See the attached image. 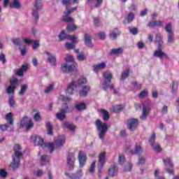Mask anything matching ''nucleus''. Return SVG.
Returning a JSON list of instances; mask_svg holds the SVG:
<instances>
[{
  "instance_id": "49",
  "label": "nucleus",
  "mask_w": 179,
  "mask_h": 179,
  "mask_svg": "<svg viewBox=\"0 0 179 179\" xmlns=\"http://www.w3.org/2000/svg\"><path fill=\"white\" fill-rule=\"evenodd\" d=\"M152 149L155 150V152H162V147H160V145L154 143L152 145H151Z\"/></svg>"
},
{
  "instance_id": "28",
  "label": "nucleus",
  "mask_w": 179,
  "mask_h": 179,
  "mask_svg": "<svg viewBox=\"0 0 179 179\" xmlns=\"http://www.w3.org/2000/svg\"><path fill=\"white\" fill-rule=\"evenodd\" d=\"M117 166H112L110 169H109V171H108V174L110 176V177H115V176H117Z\"/></svg>"
},
{
  "instance_id": "11",
  "label": "nucleus",
  "mask_w": 179,
  "mask_h": 179,
  "mask_svg": "<svg viewBox=\"0 0 179 179\" xmlns=\"http://www.w3.org/2000/svg\"><path fill=\"white\" fill-rule=\"evenodd\" d=\"M64 174L66 177H68L70 179H80L83 176V174L82 173L81 169L77 171L76 173H69L68 172H66Z\"/></svg>"
},
{
  "instance_id": "8",
  "label": "nucleus",
  "mask_w": 179,
  "mask_h": 179,
  "mask_svg": "<svg viewBox=\"0 0 179 179\" xmlns=\"http://www.w3.org/2000/svg\"><path fill=\"white\" fill-rule=\"evenodd\" d=\"M139 125V120L138 119L131 118L127 120V128L129 131H135Z\"/></svg>"
},
{
  "instance_id": "39",
  "label": "nucleus",
  "mask_w": 179,
  "mask_h": 179,
  "mask_svg": "<svg viewBox=\"0 0 179 179\" xmlns=\"http://www.w3.org/2000/svg\"><path fill=\"white\" fill-rule=\"evenodd\" d=\"M163 162L166 167H173V162L170 158L163 159Z\"/></svg>"
},
{
  "instance_id": "26",
  "label": "nucleus",
  "mask_w": 179,
  "mask_h": 179,
  "mask_svg": "<svg viewBox=\"0 0 179 179\" xmlns=\"http://www.w3.org/2000/svg\"><path fill=\"white\" fill-rule=\"evenodd\" d=\"M124 52V49L122 48H119L117 49H112L110 52V55H120Z\"/></svg>"
},
{
  "instance_id": "58",
  "label": "nucleus",
  "mask_w": 179,
  "mask_h": 179,
  "mask_svg": "<svg viewBox=\"0 0 179 179\" xmlns=\"http://www.w3.org/2000/svg\"><path fill=\"white\" fill-rule=\"evenodd\" d=\"M8 104L10 107L13 108L15 106V99H13V96H10L8 99Z\"/></svg>"
},
{
  "instance_id": "45",
  "label": "nucleus",
  "mask_w": 179,
  "mask_h": 179,
  "mask_svg": "<svg viewBox=\"0 0 179 179\" xmlns=\"http://www.w3.org/2000/svg\"><path fill=\"white\" fill-rule=\"evenodd\" d=\"M135 17V14L132 12H130L128 13L127 15V17L126 18L128 23H131V22H132V20H134Z\"/></svg>"
},
{
  "instance_id": "31",
  "label": "nucleus",
  "mask_w": 179,
  "mask_h": 179,
  "mask_svg": "<svg viewBox=\"0 0 179 179\" xmlns=\"http://www.w3.org/2000/svg\"><path fill=\"white\" fill-rule=\"evenodd\" d=\"M48 162H50V159L48 158V155H42L41 157V166H45V164H48Z\"/></svg>"
},
{
  "instance_id": "63",
  "label": "nucleus",
  "mask_w": 179,
  "mask_h": 179,
  "mask_svg": "<svg viewBox=\"0 0 179 179\" xmlns=\"http://www.w3.org/2000/svg\"><path fill=\"white\" fill-rule=\"evenodd\" d=\"M34 120H35V121H36V122L41 121V115H40L39 113H36L34 115Z\"/></svg>"
},
{
  "instance_id": "42",
  "label": "nucleus",
  "mask_w": 179,
  "mask_h": 179,
  "mask_svg": "<svg viewBox=\"0 0 179 179\" xmlns=\"http://www.w3.org/2000/svg\"><path fill=\"white\" fill-rule=\"evenodd\" d=\"M129 31L131 33V34H133V36H136L138 33V29L136 27H129Z\"/></svg>"
},
{
  "instance_id": "14",
  "label": "nucleus",
  "mask_w": 179,
  "mask_h": 179,
  "mask_svg": "<svg viewBox=\"0 0 179 179\" xmlns=\"http://www.w3.org/2000/svg\"><path fill=\"white\" fill-rule=\"evenodd\" d=\"M62 72H73V71H75V64H62Z\"/></svg>"
},
{
  "instance_id": "52",
  "label": "nucleus",
  "mask_w": 179,
  "mask_h": 179,
  "mask_svg": "<svg viewBox=\"0 0 179 179\" xmlns=\"http://www.w3.org/2000/svg\"><path fill=\"white\" fill-rule=\"evenodd\" d=\"M76 29H78V27H76V25H73V24H69L67 26V31H75V30H76Z\"/></svg>"
},
{
  "instance_id": "17",
  "label": "nucleus",
  "mask_w": 179,
  "mask_h": 179,
  "mask_svg": "<svg viewBox=\"0 0 179 179\" xmlns=\"http://www.w3.org/2000/svg\"><path fill=\"white\" fill-rule=\"evenodd\" d=\"M76 87H78V83L76 81L71 82L67 87V93L69 94H73Z\"/></svg>"
},
{
  "instance_id": "27",
  "label": "nucleus",
  "mask_w": 179,
  "mask_h": 179,
  "mask_svg": "<svg viewBox=\"0 0 179 179\" xmlns=\"http://www.w3.org/2000/svg\"><path fill=\"white\" fill-rule=\"evenodd\" d=\"M131 153L132 155H142V153H143V150H142V147H141V145H136L134 150H131Z\"/></svg>"
},
{
  "instance_id": "18",
  "label": "nucleus",
  "mask_w": 179,
  "mask_h": 179,
  "mask_svg": "<svg viewBox=\"0 0 179 179\" xmlns=\"http://www.w3.org/2000/svg\"><path fill=\"white\" fill-rule=\"evenodd\" d=\"M106 155H107V153L106 152V151H103V152L99 154V159H98V162L99 163V164L98 166H99V167H103L104 166V164H106Z\"/></svg>"
},
{
  "instance_id": "54",
  "label": "nucleus",
  "mask_w": 179,
  "mask_h": 179,
  "mask_svg": "<svg viewBox=\"0 0 179 179\" xmlns=\"http://www.w3.org/2000/svg\"><path fill=\"white\" fill-rule=\"evenodd\" d=\"M178 87V83L173 82L172 84V93L176 94V92H177V89Z\"/></svg>"
},
{
  "instance_id": "59",
  "label": "nucleus",
  "mask_w": 179,
  "mask_h": 179,
  "mask_svg": "<svg viewBox=\"0 0 179 179\" xmlns=\"http://www.w3.org/2000/svg\"><path fill=\"white\" fill-rule=\"evenodd\" d=\"M118 35L117 34H115L114 32H110V34H109V37L110 38H111V40H117V37H118Z\"/></svg>"
},
{
  "instance_id": "35",
  "label": "nucleus",
  "mask_w": 179,
  "mask_h": 179,
  "mask_svg": "<svg viewBox=\"0 0 179 179\" xmlns=\"http://www.w3.org/2000/svg\"><path fill=\"white\" fill-rule=\"evenodd\" d=\"M77 59L78 61H80V62H82L83 61H86L87 57H86V55H85V53H83V52H78V54L77 55Z\"/></svg>"
},
{
  "instance_id": "15",
  "label": "nucleus",
  "mask_w": 179,
  "mask_h": 179,
  "mask_svg": "<svg viewBox=\"0 0 179 179\" xmlns=\"http://www.w3.org/2000/svg\"><path fill=\"white\" fill-rule=\"evenodd\" d=\"M154 57H157V58H162V57H166V53L163 52V46L158 45L157 50H155Z\"/></svg>"
},
{
  "instance_id": "29",
  "label": "nucleus",
  "mask_w": 179,
  "mask_h": 179,
  "mask_svg": "<svg viewBox=\"0 0 179 179\" xmlns=\"http://www.w3.org/2000/svg\"><path fill=\"white\" fill-rule=\"evenodd\" d=\"M155 42L157 43L158 45L163 46V36H162V34L158 33L155 35Z\"/></svg>"
},
{
  "instance_id": "62",
  "label": "nucleus",
  "mask_w": 179,
  "mask_h": 179,
  "mask_svg": "<svg viewBox=\"0 0 179 179\" xmlns=\"http://www.w3.org/2000/svg\"><path fill=\"white\" fill-rule=\"evenodd\" d=\"M0 61H1L2 64H6V57H5V54H0Z\"/></svg>"
},
{
  "instance_id": "51",
  "label": "nucleus",
  "mask_w": 179,
  "mask_h": 179,
  "mask_svg": "<svg viewBox=\"0 0 179 179\" xmlns=\"http://www.w3.org/2000/svg\"><path fill=\"white\" fill-rule=\"evenodd\" d=\"M76 37L75 36V35H73V36L67 35L66 40H70L71 41H72V43H73V44H76L78 41H76Z\"/></svg>"
},
{
  "instance_id": "44",
  "label": "nucleus",
  "mask_w": 179,
  "mask_h": 179,
  "mask_svg": "<svg viewBox=\"0 0 179 179\" xmlns=\"http://www.w3.org/2000/svg\"><path fill=\"white\" fill-rule=\"evenodd\" d=\"M67 36L68 35L66 34H65L64 31H62L58 36L59 41H64V40H66Z\"/></svg>"
},
{
  "instance_id": "25",
  "label": "nucleus",
  "mask_w": 179,
  "mask_h": 179,
  "mask_svg": "<svg viewBox=\"0 0 179 179\" xmlns=\"http://www.w3.org/2000/svg\"><path fill=\"white\" fill-rule=\"evenodd\" d=\"M70 15L69 13H64V15L62 17L63 22H66V23H73L75 20L72 17H70Z\"/></svg>"
},
{
  "instance_id": "46",
  "label": "nucleus",
  "mask_w": 179,
  "mask_h": 179,
  "mask_svg": "<svg viewBox=\"0 0 179 179\" xmlns=\"http://www.w3.org/2000/svg\"><path fill=\"white\" fill-rule=\"evenodd\" d=\"M46 127L48 129V135H52V125L50 122H46Z\"/></svg>"
},
{
  "instance_id": "33",
  "label": "nucleus",
  "mask_w": 179,
  "mask_h": 179,
  "mask_svg": "<svg viewBox=\"0 0 179 179\" xmlns=\"http://www.w3.org/2000/svg\"><path fill=\"white\" fill-rule=\"evenodd\" d=\"M165 31H166L168 34H171L174 33L173 32V24H171V22H169L168 24H166L165 27Z\"/></svg>"
},
{
  "instance_id": "12",
  "label": "nucleus",
  "mask_w": 179,
  "mask_h": 179,
  "mask_svg": "<svg viewBox=\"0 0 179 179\" xmlns=\"http://www.w3.org/2000/svg\"><path fill=\"white\" fill-rule=\"evenodd\" d=\"M87 159V156H86V153L83 151H80L78 153V162L80 163V167H83L85 164H86V160Z\"/></svg>"
},
{
  "instance_id": "37",
  "label": "nucleus",
  "mask_w": 179,
  "mask_h": 179,
  "mask_svg": "<svg viewBox=\"0 0 179 179\" xmlns=\"http://www.w3.org/2000/svg\"><path fill=\"white\" fill-rule=\"evenodd\" d=\"M76 108L78 111H83V110H86V104L85 103H80L76 105Z\"/></svg>"
},
{
  "instance_id": "40",
  "label": "nucleus",
  "mask_w": 179,
  "mask_h": 179,
  "mask_svg": "<svg viewBox=\"0 0 179 179\" xmlns=\"http://www.w3.org/2000/svg\"><path fill=\"white\" fill-rule=\"evenodd\" d=\"M167 43H168V44H173V43H174V33L168 34Z\"/></svg>"
},
{
  "instance_id": "53",
  "label": "nucleus",
  "mask_w": 179,
  "mask_h": 179,
  "mask_svg": "<svg viewBox=\"0 0 179 179\" xmlns=\"http://www.w3.org/2000/svg\"><path fill=\"white\" fill-rule=\"evenodd\" d=\"M0 177L1 178H6L8 177V172L5 169H0Z\"/></svg>"
},
{
  "instance_id": "23",
  "label": "nucleus",
  "mask_w": 179,
  "mask_h": 179,
  "mask_svg": "<svg viewBox=\"0 0 179 179\" xmlns=\"http://www.w3.org/2000/svg\"><path fill=\"white\" fill-rule=\"evenodd\" d=\"M106 63H104V62H101L98 64H94L93 66L94 72L97 73L99 72V71H101V69H104V68H106Z\"/></svg>"
},
{
  "instance_id": "3",
  "label": "nucleus",
  "mask_w": 179,
  "mask_h": 179,
  "mask_svg": "<svg viewBox=\"0 0 179 179\" xmlns=\"http://www.w3.org/2000/svg\"><path fill=\"white\" fill-rule=\"evenodd\" d=\"M95 125L99 132V139L103 141L104 136H106V134H107V131H108V124L106 122H101V120L98 119L95 122Z\"/></svg>"
},
{
  "instance_id": "21",
  "label": "nucleus",
  "mask_w": 179,
  "mask_h": 179,
  "mask_svg": "<svg viewBox=\"0 0 179 179\" xmlns=\"http://www.w3.org/2000/svg\"><path fill=\"white\" fill-rule=\"evenodd\" d=\"M89 92H90V87L85 85L83 87V90L80 91L79 94L81 97H86Z\"/></svg>"
},
{
  "instance_id": "6",
  "label": "nucleus",
  "mask_w": 179,
  "mask_h": 179,
  "mask_svg": "<svg viewBox=\"0 0 179 179\" xmlns=\"http://www.w3.org/2000/svg\"><path fill=\"white\" fill-rule=\"evenodd\" d=\"M31 141L37 146H41V148H48V143H45L44 139H43L40 136H31Z\"/></svg>"
},
{
  "instance_id": "16",
  "label": "nucleus",
  "mask_w": 179,
  "mask_h": 179,
  "mask_svg": "<svg viewBox=\"0 0 179 179\" xmlns=\"http://www.w3.org/2000/svg\"><path fill=\"white\" fill-rule=\"evenodd\" d=\"M63 128H66L67 129H69L71 132L73 134H75V131H76V126L73 124H72L71 122H64L62 123Z\"/></svg>"
},
{
  "instance_id": "9",
  "label": "nucleus",
  "mask_w": 179,
  "mask_h": 179,
  "mask_svg": "<svg viewBox=\"0 0 179 179\" xmlns=\"http://www.w3.org/2000/svg\"><path fill=\"white\" fill-rule=\"evenodd\" d=\"M75 154L70 152L67 155V164L69 170H73L75 169Z\"/></svg>"
},
{
  "instance_id": "38",
  "label": "nucleus",
  "mask_w": 179,
  "mask_h": 179,
  "mask_svg": "<svg viewBox=\"0 0 179 179\" xmlns=\"http://www.w3.org/2000/svg\"><path fill=\"white\" fill-rule=\"evenodd\" d=\"M129 76V69L125 70L122 73L120 80H125Z\"/></svg>"
},
{
  "instance_id": "7",
  "label": "nucleus",
  "mask_w": 179,
  "mask_h": 179,
  "mask_svg": "<svg viewBox=\"0 0 179 179\" xmlns=\"http://www.w3.org/2000/svg\"><path fill=\"white\" fill-rule=\"evenodd\" d=\"M69 106H68V104H64V106L60 109V112L56 113V117L57 120H59V121H64L66 117V113H69Z\"/></svg>"
},
{
  "instance_id": "1",
  "label": "nucleus",
  "mask_w": 179,
  "mask_h": 179,
  "mask_svg": "<svg viewBox=\"0 0 179 179\" xmlns=\"http://www.w3.org/2000/svg\"><path fill=\"white\" fill-rule=\"evenodd\" d=\"M103 82L101 83V87L105 92H107L108 89L113 90V93L117 94V90L114 87V84L111 83L113 79V73L110 71H106L103 73Z\"/></svg>"
},
{
  "instance_id": "36",
  "label": "nucleus",
  "mask_w": 179,
  "mask_h": 179,
  "mask_svg": "<svg viewBox=\"0 0 179 179\" xmlns=\"http://www.w3.org/2000/svg\"><path fill=\"white\" fill-rule=\"evenodd\" d=\"M27 89H29V85H27V84L22 85L21 90L19 92V94H20L21 96H23V94L26 93V91L27 90Z\"/></svg>"
},
{
  "instance_id": "64",
  "label": "nucleus",
  "mask_w": 179,
  "mask_h": 179,
  "mask_svg": "<svg viewBox=\"0 0 179 179\" xmlns=\"http://www.w3.org/2000/svg\"><path fill=\"white\" fill-rule=\"evenodd\" d=\"M125 162V155H120L118 163L119 164H122Z\"/></svg>"
},
{
  "instance_id": "47",
  "label": "nucleus",
  "mask_w": 179,
  "mask_h": 179,
  "mask_svg": "<svg viewBox=\"0 0 179 179\" xmlns=\"http://www.w3.org/2000/svg\"><path fill=\"white\" fill-rule=\"evenodd\" d=\"M124 110V106L122 105H116L113 107L114 113H120Z\"/></svg>"
},
{
  "instance_id": "2",
  "label": "nucleus",
  "mask_w": 179,
  "mask_h": 179,
  "mask_svg": "<svg viewBox=\"0 0 179 179\" xmlns=\"http://www.w3.org/2000/svg\"><path fill=\"white\" fill-rule=\"evenodd\" d=\"M14 155H13V162L10 164V167L15 170V169H17L19 167V164H20V157L23 156V153L22 152V146L19 144H16L14 146Z\"/></svg>"
},
{
  "instance_id": "13",
  "label": "nucleus",
  "mask_w": 179,
  "mask_h": 179,
  "mask_svg": "<svg viewBox=\"0 0 179 179\" xmlns=\"http://www.w3.org/2000/svg\"><path fill=\"white\" fill-rule=\"evenodd\" d=\"M46 55H48V61L50 64L51 66H57V57L55 55L51 54V52L46 51Z\"/></svg>"
},
{
  "instance_id": "24",
  "label": "nucleus",
  "mask_w": 179,
  "mask_h": 179,
  "mask_svg": "<svg viewBox=\"0 0 179 179\" xmlns=\"http://www.w3.org/2000/svg\"><path fill=\"white\" fill-rule=\"evenodd\" d=\"M62 5H64L66 8H68L69 5H75L79 3V0H62Z\"/></svg>"
},
{
  "instance_id": "43",
  "label": "nucleus",
  "mask_w": 179,
  "mask_h": 179,
  "mask_svg": "<svg viewBox=\"0 0 179 179\" xmlns=\"http://www.w3.org/2000/svg\"><path fill=\"white\" fill-rule=\"evenodd\" d=\"M6 120L9 122L10 125H13V119H12V113L6 115Z\"/></svg>"
},
{
  "instance_id": "50",
  "label": "nucleus",
  "mask_w": 179,
  "mask_h": 179,
  "mask_svg": "<svg viewBox=\"0 0 179 179\" xmlns=\"http://www.w3.org/2000/svg\"><path fill=\"white\" fill-rule=\"evenodd\" d=\"M145 162H146V159H145V157L140 155L138 157V166H143V164H145Z\"/></svg>"
},
{
  "instance_id": "56",
  "label": "nucleus",
  "mask_w": 179,
  "mask_h": 179,
  "mask_svg": "<svg viewBox=\"0 0 179 179\" xmlns=\"http://www.w3.org/2000/svg\"><path fill=\"white\" fill-rule=\"evenodd\" d=\"M155 139H156V134L153 133L149 140V143H150L151 146H153V145L155 144Z\"/></svg>"
},
{
  "instance_id": "57",
  "label": "nucleus",
  "mask_w": 179,
  "mask_h": 179,
  "mask_svg": "<svg viewBox=\"0 0 179 179\" xmlns=\"http://www.w3.org/2000/svg\"><path fill=\"white\" fill-rule=\"evenodd\" d=\"M65 45L67 50H73V48H75V43H66Z\"/></svg>"
},
{
  "instance_id": "55",
  "label": "nucleus",
  "mask_w": 179,
  "mask_h": 179,
  "mask_svg": "<svg viewBox=\"0 0 179 179\" xmlns=\"http://www.w3.org/2000/svg\"><path fill=\"white\" fill-rule=\"evenodd\" d=\"M148 90H144L140 92L138 97H140V99H143V97H146V96H148Z\"/></svg>"
},
{
  "instance_id": "22",
  "label": "nucleus",
  "mask_w": 179,
  "mask_h": 179,
  "mask_svg": "<svg viewBox=\"0 0 179 179\" xmlns=\"http://www.w3.org/2000/svg\"><path fill=\"white\" fill-rule=\"evenodd\" d=\"M10 8L13 9H21L22 3L20 0H13V2L10 3Z\"/></svg>"
},
{
  "instance_id": "61",
  "label": "nucleus",
  "mask_w": 179,
  "mask_h": 179,
  "mask_svg": "<svg viewBox=\"0 0 179 179\" xmlns=\"http://www.w3.org/2000/svg\"><path fill=\"white\" fill-rule=\"evenodd\" d=\"M54 89V84H50L48 87L45 89V93H50L51 90Z\"/></svg>"
},
{
  "instance_id": "32",
  "label": "nucleus",
  "mask_w": 179,
  "mask_h": 179,
  "mask_svg": "<svg viewBox=\"0 0 179 179\" xmlns=\"http://www.w3.org/2000/svg\"><path fill=\"white\" fill-rule=\"evenodd\" d=\"M12 43L15 45H17L18 47H21V45H23V41H22V39L20 38L12 39Z\"/></svg>"
},
{
  "instance_id": "19",
  "label": "nucleus",
  "mask_w": 179,
  "mask_h": 179,
  "mask_svg": "<svg viewBox=\"0 0 179 179\" xmlns=\"http://www.w3.org/2000/svg\"><path fill=\"white\" fill-rule=\"evenodd\" d=\"M29 69V66L27 64H24L21 66L20 69L17 70V76H23L24 72H27V70Z\"/></svg>"
},
{
  "instance_id": "4",
  "label": "nucleus",
  "mask_w": 179,
  "mask_h": 179,
  "mask_svg": "<svg viewBox=\"0 0 179 179\" xmlns=\"http://www.w3.org/2000/svg\"><path fill=\"white\" fill-rule=\"evenodd\" d=\"M34 6V7L32 8L31 15L33 19L35 20V23H37L40 17L38 10H41L43 9V1L41 0H35Z\"/></svg>"
},
{
  "instance_id": "20",
  "label": "nucleus",
  "mask_w": 179,
  "mask_h": 179,
  "mask_svg": "<svg viewBox=\"0 0 179 179\" xmlns=\"http://www.w3.org/2000/svg\"><path fill=\"white\" fill-rule=\"evenodd\" d=\"M85 44L87 47L92 48L93 47V43H92V36L89 34H85L84 36Z\"/></svg>"
},
{
  "instance_id": "48",
  "label": "nucleus",
  "mask_w": 179,
  "mask_h": 179,
  "mask_svg": "<svg viewBox=\"0 0 179 179\" xmlns=\"http://www.w3.org/2000/svg\"><path fill=\"white\" fill-rule=\"evenodd\" d=\"M77 83V86H82V85H85L86 82H87V80L85 78H80L78 81H76Z\"/></svg>"
},
{
  "instance_id": "10",
  "label": "nucleus",
  "mask_w": 179,
  "mask_h": 179,
  "mask_svg": "<svg viewBox=\"0 0 179 179\" xmlns=\"http://www.w3.org/2000/svg\"><path fill=\"white\" fill-rule=\"evenodd\" d=\"M143 112L142 115L140 116V118L142 121H145L146 118H148V115H149V111H150V106L149 105H146L143 103Z\"/></svg>"
},
{
  "instance_id": "34",
  "label": "nucleus",
  "mask_w": 179,
  "mask_h": 179,
  "mask_svg": "<svg viewBox=\"0 0 179 179\" xmlns=\"http://www.w3.org/2000/svg\"><path fill=\"white\" fill-rule=\"evenodd\" d=\"M101 113L103 114V120H104V121H108V120H110L108 111L106 110V109H101Z\"/></svg>"
},
{
  "instance_id": "41",
  "label": "nucleus",
  "mask_w": 179,
  "mask_h": 179,
  "mask_svg": "<svg viewBox=\"0 0 179 179\" xmlns=\"http://www.w3.org/2000/svg\"><path fill=\"white\" fill-rule=\"evenodd\" d=\"M15 90H16V85L8 86L6 89V92L8 94H12L15 93Z\"/></svg>"
},
{
  "instance_id": "60",
  "label": "nucleus",
  "mask_w": 179,
  "mask_h": 179,
  "mask_svg": "<svg viewBox=\"0 0 179 179\" xmlns=\"http://www.w3.org/2000/svg\"><path fill=\"white\" fill-rule=\"evenodd\" d=\"M38 47H40V41H35L32 44L33 50H37Z\"/></svg>"
},
{
  "instance_id": "5",
  "label": "nucleus",
  "mask_w": 179,
  "mask_h": 179,
  "mask_svg": "<svg viewBox=\"0 0 179 179\" xmlns=\"http://www.w3.org/2000/svg\"><path fill=\"white\" fill-rule=\"evenodd\" d=\"M65 145V137L59 136L55 139V145L54 143H48V148L50 149V153H52L54 152V149H59V148H62Z\"/></svg>"
},
{
  "instance_id": "30",
  "label": "nucleus",
  "mask_w": 179,
  "mask_h": 179,
  "mask_svg": "<svg viewBox=\"0 0 179 179\" xmlns=\"http://www.w3.org/2000/svg\"><path fill=\"white\" fill-rule=\"evenodd\" d=\"M31 120L29 117H24L20 122L21 127H26Z\"/></svg>"
}]
</instances>
